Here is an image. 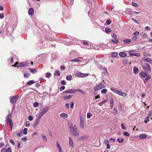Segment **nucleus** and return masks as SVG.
<instances>
[{"mask_svg": "<svg viewBox=\"0 0 152 152\" xmlns=\"http://www.w3.org/2000/svg\"><path fill=\"white\" fill-rule=\"evenodd\" d=\"M34 10L31 7L29 9L28 11V13L30 15L32 16L33 15Z\"/></svg>", "mask_w": 152, "mask_h": 152, "instance_id": "17", "label": "nucleus"}, {"mask_svg": "<svg viewBox=\"0 0 152 152\" xmlns=\"http://www.w3.org/2000/svg\"><path fill=\"white\" fill-rule=\"evenodd\" d=\"M10 142L13 145H14L15 143L14 141L12 139H11L10 140Z\"/></svg>", "mask_w": 152, "mask_h": 152, "instance_id": "55", "label": "nucleus"}, {"mask_svg": "<svg viewBox=\"0 0 152 152\" xmlns=\"http://www.w3.org/2000/svg\"><path fill=\"white\" fill-rule=\"evenodd\" d=\"M1 152H12V149L10 147H8L6 149L3 148L1 149Z\"/></svg>", "mask_w": 152, "mask_h": 152, "instance_id": "8", "label": "nucleus"}, {"mask_svg": "<svg viewBox=\"0 0 152 152\" xmlns=\"http://www.w3.org/2000/svg\"><path fill=\"white\" fill-rule=\"evenodd\" d=\"M140 75L142 77H145L147 76V72L142 71L140 73Z\"/></svg>", "mask_w": 152, "mask_h": 152, "instance_id": "12", "label": "nucleus"}, {"mask_svg": "<svg viewBox=\"0 0 152 152\" xmlns=\"http://www.w3.org/2000/svg\"><path fill=\"white\" fill-rule=\"evenodd\" d=\"M51 74V73H47L45 75V76L49 78Z\"/></svg>", "mask_w": 152, "mask_h": 152, "instance_id": "46", "label": "nucleus"}, {"mask_svg": "<svg viewBox=\"0 0 152 152\" xmlns=\"http://www.w3.org/2000/svg\"><path fill=\"white\" fill-rule=\"evenodd\" d=\"M112 37L113 38L115 39L117 38V35L115 34H113L112 35H111Z\"/></svg>", "mask_w": 152, "mask_h": 152, "instance_id": "44", "label": "nucleus"}, {"mask_svg": "<svg viewBox=\"0 0 152 152\" xmlns=\"http://www.w3.org/2000/svg\"><path fill=\"white\" fill-rule=\"evenodd\" d=\"M142 67L146 71L151 72V69L150 65L148 63H145L142 65Z\"/></svg>", "mask_w": 152, "mask_h": 152, "instance_id": "4", "label": "nucleus"}, {"mask_svg": "<svg viewBox=\"0 0 152 152\" xmlns=\"http://www.w3.org/2000/svg\"><path fill=\"white\" fill-rule=\"evenodd\" d=\"M119 56L122 57H124L126 56V53L124 52H120L119 53Z\"/></svg>", "mask_w": 152, "mask_h": 152, "instance_id": "19", "label": "nucleus"}, {"mask_svg": "<svg viewBox=\"0 0 152 152\" xmlns=\"http://www.w3.org/2000/svg\"><path fill=\"white\" fill-rule=\"evenodd\" d=\"M107 101L106 99L103 100L102 102H99L98 104L100 106H102L103 104L105 103Z\"/></svg>", "mask_w": 152, "mask_h": 152, "instance_id": "28", "label": "nucleus"}, {"mask_svg": "<svg viewBox=\"0 0 152 152\" xmlns=\"http://www.w3.org/2000/svg\"><path fill=\"white\" fill-rule=\"evenodd\" d=\"M65 106L67 109L69 108V103H67L65 104Z\"/></svg>", "mask_w": 152, "mask_h": 152, "instance_id": "63", "label": "nucleus"}, {"mask_svg": "<svg viewBox=\"0 0 152 152\" xmlns=\"http://www.w3.org/2000/svg\"><path fill=\"white\" fill-rule=\"evenodd\" d=\"M104 143L107 144H108L109 143V141L107 140H105Z\"/></svg>", "mask_w": 152, "mask_h": 152, "instance_id": "61", "label": "nucleus"}, {"mask_svg": "<svg viewBox=\"0 0 152 152\" xmlns=\"http://www.w3.org/2000/svg\"><path fill=\"white\" fill-rule=\"evenodd\" d=\"M71 61H74L75 62H80L81 61V60L78 59V58H76L71 60Z\"/></svg>", "mask_w": 152, "mask_h": 152, "instance_id": "26", "label": "nucleus"}, {"mask_svg": "<svg viewBox=\"0 0 152 152\" xmlns=\"http://www.w3.org/2000/svg\"><path fill=\"white\" fill-rule=\"evenodd\" d=\"M4 145V144L3 142L0 143V148H1Z\"/></svg>", "mask_w": 152, "mask_h": 152, "instance_id": "59", "label": "nucleus"}, {"mask_svg": "<svg viewBox=\"0 0 152 152\" xmlns=\"http://www.w3.org/2000/svg\"><path fill=\"white\" fill-rule=\"evenodd\" d=\"M129 55L131 56H134L136 57H139L140 56V55L139 53H132V51H130L129 53Z\"/></svg>", "mask_w": 152, "mask_h": 152, "instance_id": "11", "label": "nucleus"}, {"mask_svg": "<svg viewBox=\"0 0 152 152\" xmlns=\"http://www.w3.org/2000/svg\"><path fill=\"white\" fill-rule=\"evenodd\" d=\"M61 83L62 85H65L66 84V82L64 80H62L61 82Z\"/></svg>", "mask_w": 152, "mask_h": 152, "instance_id": "52", "label": "nucleus"}, {"mask_svg": "<svg viewBox=\"0 0 152 152\" xmlns=\"http://www.w3.org/2000/svg\"><path fill=\"white\" fill-rule=\"evenodd\" d=\"M39 104L37 102H35L34 103L33 106L34 107H36L38 106Z\"/></svg>", "mask_w": 152, "mask_h": 152, "instance_id": "45", "label": "nucleus"}, {"mask_svg": "<svg viewBox=\"0 0 152 152\" xmlns=\"http://www.w3.org/2000/svg\"><path fill=\"white\" fill-rule=\"evenodd\" d=\"M34 80H29V81H28V82H27L26 84H27V85H28L29 86H30V85H31L33 84L34 83Z\"/></svg>", "mask_w": 152, "mask_h": 152, "instance_id": "23", "label": "nucleus"}, {"mask_svg": "<svg viewBox=\"0 0 152 152\" xmlns=\"http://www.w3.org/2000/svg\"><path fill=\"white\" fill-rule=\"evenodd\" d=\"M89 75L88 73L84 74L81 72H77L75 73V75L77 77H87Z\"/></svg>", "mask_w": 152, "mask_h": 152, "instance_id": "6", "label": "nucleus"}, {"mask_svg": "<svg viewBox=\"0 0 152 152\" xmlns=\"http://www.w3.org/2000/svg\"><path fill=\"white\" fill-rule=\"evenodd\" d=\"M65 88V87L64 86H61L60 87V90L61 91H62V90H64Z\"/></svg>", "mask_w": 152, "mask_h": 152, "instance_id": "54", "label": "nucleus"}, {"mask_svg": "<svg viewBox=\"0 0 152 152\" xmlns=\"http://www.w3.org/2000/svg\"><path fill=\"white\" fill-rule=\"evenodd\" d=\"M72 95H69L68 96L65 95L64 96V99H69L72 97Z\"/></svg>", "mask_w": 152, "mask_h": 152, "instance_id": "24", "label": "nucleus"}, {"mask_svg": "<svg viewBox=\"0 0 152 152\" xmlns=\"http://www.w3.org/2000/svg\"><path fill=\"white\" fill-rule=\"evenodd\" d=\"M121 128L124 129H126V127L124 126L123 124H121Z\"/></svg>", "mask_w": 152, "mask_h": 152, "instance_id": "51", "label": "nucleus"}, {"mask_svg": "<svg viewBox=\"0 0 152 152\" xmlns=\"http://www.w3.org/2000/svg\"><path fill=\"white\" fill-rule=\"evenodd\" d=\"M28 63L27 62H23L18 63V62H16L15 64L14 65H12V66L16 67L17 66V65H18L17 66L18 68L19 67L27 66H28Z\"/></svg>", "mask_w": 152, "mask_h": 152, "instance_id": "3", "label": "nucleus"}, {"mask_svg": "<svg viewBox=\"0 0 152 152\" xmlns=\"http://www.w3.org/2000/svg\"><path fill=\"white\" fill-rule=\"evenodd\" d=\"M111 20H107L106 21V23L107 25H110L111 23Z\"/></svg>", "mask_w": 152, "mask_h": 152, "instance_id": "48", "label": "nucleus"}, {"mask_svg": "<svg viewBox=\"0 0 152 152\" xmlns=\"http://www.w3.org/2000/svg\"><path fill=\"white\" fill-rule=\"evenodd\" d=\"M80 126L81 128L83 129L84 127V121L81 118L80 120Z\"/></svg>", "mask_w": 152, "mask_h": 152, "instance_id": "13", "label": "nucleus"}, {"mask_svg": "<svg viewBox=\"0 0 152 152\" xmlns=\"http://www.w3.org/2000/svg\"><path fill=\"white\" fill-rule=\"evenodd\" d=\"M41 118H40V117H38L37 118L33 125V127L34 128H35L38 125L39 123V122Z\"/></svg>", "mask_w": 152, "mask_h": 152, "instance_id": "9", "label": "nucleus"}, {"mask_svg": "<svg viewBox=\"0 0 152 152\" xmlns=\"http://www.w3.org/2000/svg\"><path fill=\"white\" fill-rule=\"evenodd\" d=\"M117 140L119 142L121 143L124 142V140L122 138H118L117 139Z\"/></svg>", "mask_w": 152, "mask_h": 152, "instance_id": "39", "label": "nucleus"}, {"mask_svg": "<svg viewBox=\"0 0 152 152\" xmlns=\"http://www.w3.org/2000/svg\"><path fill=\"white\" fill-rule=\"evenodd\" d=\"M28 120L30 121H31L33 119V118L31 115H30L28 117Z\"/></svg>", "mask_w": 152, "mask_h": 152, "instance_id": "57", "label": "nucleus"}, {"mask_svg": "<svg viewBox=\"0 0 152 152\" xmlns=\"http://www.w3.org/2000/svg\"><path fill=\"white\" fill-rule=\"evenodd\" d=\"M56 143H57V146L58 149L61 148L58 142H57Z\"/></svg>", "mask_w": 152, "mask_h": 152, "instance_id": "50", "label": "nucleus"}, {"mask_svg": "<svg viewBox=\"0 0 152 152\" xmlns=\"http://www.w3.org/2000/svg\"><path fill=\"white\" fill-rule=\"evenodd\" d=\"M29 69L30 70L31 72L33 73H35L37 72V71L35 69H32L30 68H29Z\"/></svg>", "mask_w": 152, "mask_h": 152, "instance_id": "29", "label": "nucleus"}, {"mask_svg": "<svg viewBox=\"0 0 152 152\" xmlns=\"http://www.w3.org/2000/svg\"><path fill=\"white\" fill-rule=\"evenodd\" d=\"M144 62H148L150 64H152V60L150 58H144L142 60Z\"/></svg>", "mask_w": 152, "mask_h": 152, "instance_id": "16", "label": "nucleus"}, {"mask_svg": "<svg viewBox=\"0 0 152 152\" xmlns=\"http://www.w3.org/2000/svg\"><path fill=\"white\" fill-rule=\"evenodd\" d=\"M77 90L80 93H81L83 94H84V92L81 90L80 89H78Z\"/></svg>", "mask_w": 152, "mask_h": 152, "instance_id": "49", "label": "nucleus"}, {"mask_svg": "<svg viewBox=\"0 0 152 152\" xmlns=\"http://www.w3.org/2000/svg\"><path fill=\"white\" fill-rule=\"evenodd\" d=\"M19 96L18 95H16L13 96L10 99V102L11 103H15L18 98Z\"/></svg>", "mask_w": 152, "mask_h": 152, "instance_id": "7", "label": "nucleus"}, {"mask_svg": "<svg viewBox=\"0 0 152 152\" xmlns=\"http://www.w3.org/2000/svg\"><path fill=\"white\" fill-rule=\"evenodd\" d=\"M150 118L148 116H147L144 120V122L145 123H147L149 121Z\"/></svg>", "mask_w": 152, "mask_h": 152, "instance_id": "36", "label": "nucleus"}, {"mask_svg": "<svg viewBox=\"0 0 152 152\" xmlns=\"http://www.w3.org/2000/svg\"><path fill=\"white\" fill-rule=\"evenodd\" d=\"M111 56L113 57H116L118 56V53L116 52H113L111 53Z\"/></svg>", "mask_w": 152, "mask_h": 152, "instance_id": "30", "label": "nucleus"}, {"mask_svg": "<svg viewBox=\"0 0 152 152\" xmlns=\"http://www.w3.org/2000/svg\"><path fill=\"white\" fill-rule=\"evenodd\" d=\"M4 15L3 14H0V18L3 19L4 18Z\"/></svg>", "mask_w": 152, "mask_h": 152, "instance_id": "60", "label": "nucleus"}, {"mask_svg": "<svg viewBox=\"0 0 152 152\" xmlns=\"http://www.w3.org/2000/svg\"><path fill=\"white\" fill-rule=\"evenodd\" d=\"M106 86L104 84V80H103L102 82H101L99 84L95 86L94 87V91H97L105 88Z\"/></svg>", "mask_w": 152, "mask_h": 152, "instance_id": "2", "label": "nucleus"}, {"mask_svg": "<svg viewBox=\"0 0 152 152\" xmlns=\"http://www.w3.org/2000/svg\"><path fill=\"white\" fill-rule=\"evenodd\" d=\"M146 77H147L145 78L144 80V82L145 83H146L147 81L151 78V76L150 75H147Z\"/></svg>", "mask_w": 152, "mask_h": 152, "instance_id": "21", "label": "nucleus"}, {"mask_svg": "<svg viewBox=\"0 0 152 152\" xmlns=\"http://www.w3.org/2000/svg\"><path fill=\"white\" fill-rule=\"evenodd\" d=\"M124 135L126 137H129V134L127 132H124L123 133Z\"/></svg>", "mask_w": 152, "mask_h": 152, "instance_id": "42", "label": "nucleus"}, {"mask_svg": "<svg viewBox=\"0 0 152 152\" xmlns=\"http://www.w3.org/2000/svg\"><path fill=\"white\" fill-rule=\"evenodd\" d=\"M29 75V74L28 73H26L24 75L25 77H28Z\"/></svg>", "mask_w": 152, "mask_h": 152, "instance_id": "58", "label": "nucleus"}, {"mask_svg": "<svg viewBox=\"0 0 152 152\" xmlns=\"http://www.w3.org/2000/svg\"><path fill=\"white\" fill-rule=\"evenodd\" d=\"M72 78L71 75H69L66 77V79L68 80H70Z\"/></svg>", "mask_w": 152, "mask_h": 152, "instance_id": "37", "label": "nucleus"}, {"mask_svg": "<svg viewBox=\"0 0 152 152\" xmlns=\"http://www.w3.org/2000/svg\"><path fill=\"white\" fill-rule=\"evenodd\" d=\"M36 87L37 88H39L40 86V84L39 83H37L35 85Z\"/></svg>", "mask_w": 152, "mask_h": 152, "instance_id": "62", "label": "nucleus"}, {"mask_svg": "<svg viewBox=\"0 0 152 152\" xmlns=\"http://www.w3.org/2000/svg\"><path fill=\"white\" fill-rule=\"evenodd\" d=\"M69 146L71 147H74V144L73 141L72 140V138L71 137H69Z\"/></svg>", "mask_w": 152, "mask_h": 152, "instance_id": "10", "label": "nucleus"}, {"mask_svg": "<svg viewBox=\"0 0 152 152\" xmlns=\"http://www.w3.org/2000/svg\"><path fill=\"white\" fill-rule=\"evenodd\" d=\"M60 69L62 70H64L65 69V67L64 66H61L60 67Z\"/></svg>", "mask_w": 152, "mask_h": 152, "instance_id": "56", "label": "nucleus"}, {"mask_svg": "<svg viewBox=\"0 0 152 152\" xmlns=\"http://www.w3.org/2000/svg\"><path fill=\"white\" fill-rule=\"evenodd\" d=\"M77 90L76 89H69L67 90V93L75 94Z\"/></svg>", "mask_w": 152, "mask_h": 152, "instance_id": "18", "label": "nucleus"}, {"mask_svg": "<svg viewBox=\"0 0 152 152\" xmlns=\"http://www.w3.org/2000/svg\"><path fill=\"white\" fill-rule=\"evenodd\" d=\"M113 98H111V101H110V104L111 106V108L112 109L113 107Z\"/></svg>", "mask_w": 152, "mask_h": 152, "instance_id": "32", "label": "nucleus"}, {"mask_svg": "<svg viewBox=\"0 0 152 152\" xmlns=\"http://www.w3.org/2000/svg\"><path fill=\"white\" fill-rule=\"evenodd\" d=\"M107 90L106 89H102L101 91V93L103 94H105L107 92Z\"/></svg>", "mask_w": 152, "mask_h": 152, "instance_id": "47", "label": "nucleus"}, {"mask_svg": "<svg viewBox=\"0 0 152 152\" xmlns=\"http://www.w3.org/2000/svg\"><path fill=\"white\" fill-rule=\"evenodd\" d=\"M68 115L65 113H62L60 115V117L61 118H67Z\"/></svg>", "mask_w": 152, "mask_h": 152, "instance_id": "22", "label": "nucleus"}, {"mask_svg": "<svg viewBox=\"0 0 152 152\" xmlns=\"http://www.w3.org/2000/svg\"><path fill=\"white\" fill-rule=\"evenodd\" d=\"M49 109V107L48 106L44 107L42 111L39 113V115L38 117H40L41 118V117L46 113Z\"/></svg>", "mask_w": 152, "mask_h": 152, "instance_id": "5", "label": "nucleus"}, {"mask_svg": "<svg viewBox=\"0 0 152 152\" xmlns=\"http://www.w3.org/2000/svg\"><path fill=\"white\" fill-rule=\"evenodd\" d=\"M147 136V135L145 134H140L139 137L141 139H143L145 138Z\"/></svg>", "mask_w": 152, "mask_h": 152, "instance_id": "20", "label": "nucleus"}, {"mask_svg": "<svg viewBox=\"0 0 152 152\" xmlns=\"http://www.w3.org/2000/svg\"><path fill=\"white\" fill-rule=\"evenodd\" d=\"M111 41L114 43L117 44L119 42V41L118 39H115V40L112 39Z\"/></svg>", "mask_w": 152, "mask_h": 152, "instance_id": "34", "label": "nucleus"}, {"mask_svg": "<svg viewBox=\"0 0 152 152\" xmlns=\"http://www.w3.org/2000/svg\"><path fill=\"white\" fill-rule=\"evenodd\" d=\"M131 42L130 39H126L123 41V42L125 44H129Z\"/></svg>", "mask_w": 152, "mask_h": 152, "instance_id": "27", "label": "nucleus"}, {"mask_svg": "<svg viewBox=\"0 0 152 152\" xmlns=\"http://www.w3.org/2000/svg\"><path fill=\"white\" fill-rule=\"evenodd\" d=\"M139 34V33L138 31H137L134 33V35H138Z\"/></svg>", "mask_w": 152, "mask_h": 152, "instance_id": "64", "label": "nucleus"}, {"mask_svg": "<svg viewBox=\"0 0 152 152\" xmlns=\"http://www.w3.org/2000/svg\"><path fill=\"white\" fill-rule=\"evenodd\" d=\"M27 129L26 128H25L23 130V133L24 134H27Z\"/></svg>", "mask_w": 152, "mask_h": 152, "instance_id": "41", "label": "nucleus"}, {"mask_svg": "<svg viewBox=\"0 0 152 152\" xmlns=\"http://www.w3.org/2000/svg\"><path fill=\"white\" fill-rule=\"evenodd\" d=\"M132 5L134 7H137L139 6V5L135 2H132Z\"/></svg>", "mask_w": 152, "mask_h": 152, "instance_id": "40", "label": "nucleus"}, {"mask_svg": "<svg viewBox=\"0 0 152 152\" xmlns=\"http://www.w3.org/2000/svg\"><path fill=\"white\" fill-rule=\"evenodd\" d=\"M88 137V136L87 135H85L83 136H81L80 137V139L81 140H85L87 139Z\"/></svg>", "mask_w": 152, "mask_h": 152, "instance_id": "33", "label": "nucleus"}, {"mask_svg": "<svg viewBox=\"0 0 152 152\" xmlns=\"http://www.w3.org/2000/svg\"><path fill=\"white\" fill-rule=\"evenodd\" d=\"M12 117V113H9L8 115L6 117V118H10V117Z\"/></svg>", "mask_w": 152, "mask_h": 152, "instance_id": "43", "label": "nucleus"}, {"mask_svg": "<svg viewBox=\"0 0 152 152\" xmlns=\"http://www.w3.org/2000/svg\"><path fill=\"white\" fill-rule=\"evenodd\" d=\"M69 127L70 129L71 132L73 135L75 137H78L79 132L76 126L75 125L73 127H72V124L71 123V124L69 125Z\"/></svg>", "mask_w": 152, "mask_h": 152, "instance_id": "1", "label": "nucleus"}, {"mask_svg": "<svg viewBox=\"0 0 152 152\" xmlns=\"http://www.w3.org/2000/svg\"><path fill=\"white\" fill-rule=\"evenodd\" d=\"M54 75L56 76H59L60 75V72L59 70H56L54 72Z\"/></svg>", "mask_w": 152, "mask_h": 152, "instance_id": "31", "label": "nucleus"}, {"mask_svg": "<svg viewBox=\"0 0 152 152\" xmlns=\"http://www.w3.org/2000/svg\"><path fill=\"white\" fill-rule=\"evenodd\" d=\"M92 115L90 113H88L87 114V117L88 118H90Z\"/></svg>", "mask_w": 152, "mask_h": 152, "instance_id": "53", "label": "nucleus"}, {"mask_svg": "<svg viewBox=\"0 0 152 152\" xmlns=\"http://www.w3.org/2000/svg\"><path fill=\"white\" fill-rule=\"evenodd\" d=\"M117 94L119 95H121L123 96H126V93L121 91H117Z\"/></svg>", "mask_w": 152, "mask_h": 152, "instance_id": "14", "label": "nucleus"}, {"mask_svg": "<svg viewBox=\"0 0 152 152\" xmlns=\"http://www.w3.org/2000/svg\"><path fill=\"white\" fill-rule=\"evenodd\" d=\"M138 72V68L136 67H134L133 68V72L134 74H137Z\"/></svg>", "mask_w": 152, "mask_h": 152, "instance_id": "25", "label": "nucleus"}, {"mask_svg": "<svg viewBox=\"0 0 152 152\" xmlns=\"http://www.w3.org/2000/svg\"><path fill=\"white\" fill-rule=\"evenodd\" d=\"M105 30L106 32L108 33L110 32L111 31V30L110 28H105Z\"/></svg>", "mask_w": 152, "mask_h": 152, "instance_id": "35", "label": "nucleus"}, {"mask_svg": "<svg viewBox=\"0 0 152 152\" xmlns=\"http://www.w3.org/2000/svg\"><path fill=\"white\" fill-rule=\"evenodd\" d=\"M7 122H8L10 126V127L12 129L13 126L12 122L10 118H6Z\"/></svg>", "mask_w": 152, "mask_h": 152, "instance_id": "15", "label": "nucleus"}, {"mask_svg": "<svg viewBox=\"0 0 152 152\" xmlns=\"http://www.w3.org/2000/svg\"><path fill=\"white\" fill-rule=\"evenodd\" d=\"M42 136L43 138V140L45 142H46L47 141V138L46 137L45 135L42 134Z\"/></svg>", "mask_w": 152, "mask_h": 152, "instance_id": "38", "label": "nucleus"}]
</instances>
